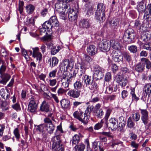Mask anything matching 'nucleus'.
<instances>
[{"mask_svg":"<svg viewBox=\"0 0 151 151\" xmlns=\"http://www.w3.org/2000/svg\"><path fill=\"white\" fill-rule=\"evenodd\" d=\"M52 142V149L54 151H63V146L61 143L60 136L57 135L56 132Z\"/></svg>","mask_w":151,"mask_h":151,"instance_id":"f257e3e1","label":"nucleus"},{"mask_svg":"<svg viewBox=\"0 0 151 151\" xmlns=\"http://www.w3.org/2000/svg\"><path fill=\"white\" fill-rule=\"evenodd\" d=\"M81 77L82 80L84 81L86 86L88 87L90 89L92 90L93 89H95L97 88V83L93 81L91 76L87 75H83Z\"/></svg>","mask_w":151,"mask_h":151,"instance_id":"f03ea898","label":"nucleus"},{"mask_svg":"<svg viewBox=\"0 0 151 151\" xmlns=\"http://www.w3.org/2000/svg\"><path fill=\"white\" fill-rule=\"evenodd\" d=\"M136 35L134 30L132 29H127L124 32L123 36L124 40L129 43H132Z\"/></svg>","mask_w":151,"mask_h":151,"instance_id":"7ed1b4c3","label":"nucleus"},{"mask_svg":"<svg viewBox=\"0 0 151 151\" xmlns=\"http://www.w3.org/2000/svg\"><path fill=\"white\" fill-rule=\"evenodd\" d=\"M93 78L96 81L101 79L104 76V70L98 65H95L94 68Z\"/></svg>","mask_w":151,"mask_h":151,"instance_id":"20e7f679","label":"nucleus"},{"mask_svg":"<svg viewBox=\"0 0 151 151\" xmlns=\"http://www.w3.org/2000/svg\"><path fill=\"white\" fill-rule=\"evenodd\" d=\"M37 96H32L30 99L28 106V110L31 113L36 111L38 104Z\"/></svg>","mask_w":151,"mask_h":151,"instance_id":"39448f33","label":"nucleus"},{"mask_svg":"<svg viewBox=\"0 0 151 151\" xmlns=\"http://www.w3.org/2000/svg\"><path fill=\"white\" fill-rule=\"evenodd\" d=\"M44 121L45 122L44 126L45 129L48 133L51 134L55 130V125L52 123L51 120L49 118L46 117L44 119Z\"/></svg>","mask_w":151,"mask_h":151,"instance_id":"423d86ee","label":"nucleus"},{"mask_svg":"<svg viewBox=\"0 0 151 151\" xmlns=\"http://www.w3.org/2000/svg\"><path fill=\"white\" fill-rule=\"evenodd\" d=\"M93 108V106H90V108L89 107H87L85 112H83L81 117L78 120L84 124H86L89 119L91 109H92Z\"/></svg>","mask_w":151,"mask_h":151,"instance_id":"0eeeda50","label":"nucleus"},{"mask_svg":"<svg viewBox=\"0 0 151 151\" xmlns=\"http://www.w3.org/2000/svg\"><path fill=\"white\" fill-rule=\"evenodd\" d=\"M111 112V109H107L105 116L104 119L101 120L100 122L94 125L93 127L94 129L96 130H99L102 127L104 123L103 120L104 119L105 121L107 122Z\"/></svg>","mask_w":151,"mask_h":151,"instance_id":"6e6552de","label":"nucleus"},{"mask_svg":"<svg viewBox=\"0 0 151 151\" xmlns=\"http://www.w3.org/2000/svg\"><path fill=\"white\" fill-rule=\"evenodd\" d=\"M98 47L102 51H109L110 48V41L105 40H102L98 44Z\"/></svg>","mask_w":151,"mask_h":151,"instance_id":"1a4fd4ad","label":"nucleus"},{"mask_svg":"<svg viewBox=\"0 0 151 151\" xmlns=\"http://www.w3.org/2000/svg\"><path fill=\"white\" fill-rule=\"evenodd\" d=\"M79 64L80 66L79 65L78 66L80 67V70H79L78 72L77 70V71L76 70H74L73 73V76H76L77 73L78 76L81 78V76H83V75H85V73L86 69V66L85 63L83 62L81 63H79Z\"/></svg>","mask_w":151,"mask_h":151,"instance_id":"9d476101","label":"nucleus"},{"mask_svg":"<svg viewBox=\"0 0 151 151\" xmlns=\"http://www.w3.org/2000/svg\"><path fill=\"white\" fill-rule=\"evenodd\" d=\"M68 9V10L66 13V16L68 15L69 19L70 21H75L77 19V16L76 14L77 11H75L73 9Z\"/></svg>","mask_w":151,"mask_h":151,"instance_id":"9b49d317","label":"nucleus"},{"mask_svg":"<svg viewBox=\"0 0 151 151\" xmlns=\"http://www.w3.org/2000/svg\"><path fill=\"white\" fill-rule=\"evenodd\" d=\"M140 110L142 121L145 125H146L149 122L148 112L146 109H140Z\"/></svg>","mask_w":151,"mask_h":151,"instance_id":"f8f14e48","label":"nucleus"},{"mask_svg":"<svg viewBox=\"0 0 151 151\" xmlns=\"http://www.w3.org/2000/svg\"><path fill=\"white\" fill-rule=\"evenodd\" d=\"M32 57L36 58L37 60H39V63L41 61L42 58V55L41 53L39 52V48L38 47L32 48Z\"/></svg>","mask_w":151,"mask_h":151,"instance_id":"ddd939ff","label":"nucleus"},{"mask_svg":"<svg viewBox=\"0 0 151 151\" xmlns=\"http://www.w3.org/2000/svg\"><path fill=\"white\" fill-rule=\"evenodd\" d=\"M67 6V5L66 4H64V6H62L61 9L56 11V12H57L59 14L60 17L61 19H65L66 17V14L65 12L66 11V9H69L68 7Z\"/></svg>","mask_w":151,"mask_h":151,"instance_id":"4468645a","label":"nucleus"},{"mask_svg":"<svg viewBox=\"0 0 151 151\" xmlns=\"http://www.w3.org/2000/svg\"><path fill=\"white\" fill-rule=\"evenodd\" d=\"M111 56L112 57L113 60L115 62H123V57L121 55L118 54V52L115 50L112 51Z\"/></svg>","mask_w":151,"mask_h":151,"instance_id":"2eb2a0df","label":"nucleus"},{"mask_svg":"<svg viewBox=\"0 0 151 151\" xmlns=\"http://www.w3.org/2000/svg\"><path fill=\"white\" fill-rule=\"evenodd\" d=\"M81 91L79 89H71L69 90L67 94L69 96L74 98H78L81 95Z\"/></svg>","mask_w":151,"mask_h":151,"instance_id":"dca6fc26","label":"nucleus"},{"mask_svg":"<svg viewBox=\"0 0 151 151\" xmlns=\"http://www.w3.org/2000/svg\"><path fill=\"white\" fill-rule=\"evenodd\" d=\"M0 94L5 100H8L9 99L10 93L7 89L5 90L4 88H1L0 90Z\"/></svg>","mask_w":151,"mask_h":151,"instance_id":"f3484780","label":"nucleus"},{"mask_svg":"<svg viewBox=\"0 0 151 151\" xmlns=\"http://www.w3.org/2000/svg\"><path fill=\"white\" fill-rule=\"evenodd\" d=\"M87 51L88 54L91 56L94 55L97 52V49L93 45H89L87 48Z\"/></svg>","mask_w":151,"mask_h":151,"instance_id":"a211bd4d","label":"nucleus"},{"mask_svg":"<svg viewBox=\"0 0 151 151\" xmlns=\"http://www.w3.org/2000/svg\"><path fill=\"white\" fill-rule=\"evenodd\" d=\"M110 26L112 29L115 30L118 28L119 26V20L116 19H113L109 22Z\"/></svg>","mask_w":151,"mask_h":151,"instance_id":"6ab92c4d","label":"nucleus"},{"mask_svg":"<svg viewBox=\"0 0 151 151\" xmlns=\"http://www.w3.org/2000/svg\"><path fill=\"white\" fill-rule=\"evenodd\" d=\"M43 27H45L48 31L52 32H54V28L53 25L49 21H46L42 24Z\"/></svg>","mask_w":151,"mask_h":151,"instance_id":"aec40b11","label":"nucleus"},{"mask_svg":"<svg viewBox=\"0 0 151 151\" xmlns=\"http://www.w3.org/2000/svg\"><path fill=\"white\" fill-rule=\"evenodd\" d=\"M111 46L114 49L118 50L120 48V45L117 40H112L110 41Z\"/></svg>","mask_w":151,"mask_h":151,"instance_id":"412c9836","label":"nucleus"},{"mask_svg":"<svg viewBox=\"0 0 151 151\" xmlns=\"http://www.w3.org/2000/svg\"><path fill=\"white\" fill-rule=\"evenodd\" d=\"M62 107L65 109H68L70 106V102L68 99H62L60 101Z\"/></svg>","mask_w":151,"mask_h":151,"instance_id":"4be33fe9","label":"nucleus"},{"mask_svg":"<svg viewBox=\"0 0 151 151\" xmlns=\"http://www.w3.org/2000/svg\"><path fill=\"white\" fill-rule=\"evenodd\" d=\"M79 25L81 27L86 29L90 27V24L89 20L85 19H83L79 23Z\"/></svg>","mask_w":151,"mask_h":151,"instance_id":"5701e85b","label":"nucleus"},{"mask_svg":"<svg viewBox=\"0 0 151 151\" xmlns=\"http://www.w3.org/2000/svg\"><path fill=\"white\" fill-rule=\"evenodd\" d=\"M143 91L149 97L151 96V84H146L144 87Z\"/></svg>","mask_w":151,"mask_h":151,"instance_id":"b1692460","label":"nucleus"},{"mask_svg":"<svg viewBox=\"0 0 151 151\" xmlns=\"http://www.w3.org/2000/svg\"><path fill=\"white\" fill-rule=\"evenodd\" d=\"M40 110L42 111L48 112L49 110V106L45 101H43L40 107Z\"/></svg>","mask_w":151,"mask_h":151,"instance_id":"393cba45","label":"nucleus"},{"mask_svg":"<svg viewBox=\"0 0 151 151\" xmlns=\"http://www.w3.org/2000/svg\"><path fill=\"white\" fill-rule=\"evenodd\" d=\"M48 21L54 27H58L59 26V22L55 16L51 17Z\"/></svg>","mask_w":151,"mask_h":151,"instance_id":"a878e982","label":"nucleus"},{"mask_svg":"<svg viewBox=\"0 0 151 151\" xmlns=\"http://www.w3.org/2000/svg\"><path fill=\"white\" fill-rule=\"evenodd\" d=\"M1 80L0 81V83L3 85H5L7 82L9 80L10 78L9 75H6L3 76H0Z\"/></svg>","mask_w":151,"mask_h":151,"instance_id":"bb28decb","label":"nucleus"},{"mask_svg":"<svg viewBox=\"0 0 151 151\" xmlns=\"http://www.w3.org/2000/svg\"><path fill=\"white\" fill-rule=\"evenodd\" d=\"M48 62H50V66L52 68L56 66L58 64V60L56 57H53L49 59Z\"/></svg>","mask_w":151,"mask_h":151,"instance_id":"cd10ccee","label":"nucleus"},{"mask_svg":"<svg viewBox=\"0 0 151 151\" xmlns=\"http://www.w3.org/2000/svg\"><path fill=\"white\" fill-rule=\"evenodd\" d=\"M44 42L47 46V47L49 48H51L52 49L54 46H53V44L51 41V39L50 38L46 37L44 38Z\"/></svg>","mask_w":151,"mask_h":151,"instance_id":"c85d7f7f","label":"nucleus"},{"mask_svg":"<svg viewBox=\"0 0 151 151\" xmlns=\"http://www.w3.org/2000/svg\"><path fill=\"white\" fill-rule=\"evenodd\" d=\"M72 76L70 75V73L67 72H64L61 76V81L66 80L67 79L71 80V78Z\"/></svg>","mask_w":151,"mask_h":151,"instance_id":"c756f323","label":"nucleus"},{"mask_svg":"<svg viewBox=\"0 0 151 151\" xmlns=\"http://www.w3.org/2000/svg\"><path fill=\"white\" fill-rule=\"evenodd\" d=\"M80 140L79 136L77 134H75L73 137L70 141V142L72 143L73 145H77L79 142Z\"/></svg>","mask_w":151,"mask_h":151,"instance_id":"7c9ffc66","label":"nucleus"},{"mask_svg":"<svg viewBox=\"0 0 151 151\" xmlns=\"http://www.w3.org/2000/svg\"><path fill=\"white\" fill-rule=\"evenodd\" d=\"M145 68V65L143 63H139L135 67V70L138 72L142 71Z\"/></svg>","mask_w":151,"mask_h":151,"instance_id":"2f4dec72","label":"nucleus"},{"mask_svg":"<svg viewBox=\"0 0 151 151\" xmlns=\"http://www.w3.org/2000/svg\"><path fill=\"white\" fill-rule=\"evenodd\" d=\"M141 61L146 65V68L149 69L151 68V63L149 60L146 58H142Z\"/></svg>","mask_w":151,"mask_h":151,"instance_id":"473e14b6","label":"nucleus"},{"mask_svg":"<svg viewBox=\"0 0 151 151\" xmlns=\"http://www.w3.org/2000/svg\"><path fill=\"white\" fill-rule=\"evenodd\" d=\"M137 10L139 13H142L145 10V7L144 3L142 2H140L139 3L137 6Z\"/></svg>","mask_w":151,"mask_h":151,"instance_id":"72a5a7b5","label":"nucleus"},{"mask_svg":"<svg viewBox=\"0 0 151 151\" xmlns=\"http://www.w3.org/2000/svg\"><path fill=\"white\" fill-rule=\"evenodd\" d=\"M0 107L3 111L7 110L9 108V105L5 101H1L0 103Z\"/></svg>","mask_w":151,"mask_h":151,"instance_id":"f704fd0d","label":"nucleus"},{"mask_svg":"<svg viewBox=\"0 0 151 151\" xmlns=\"http://www.w3.org/2000/svg\"><path fill=\"white\" fill-rule=\"evenodd\" d=\"M150 35L147 33H145L141 35L140 39L142 41L146 42L150 40Z\"/></svg>","mask_w":151,"mask_h":151,"instance_id":"c9c22d12","label":"nucleus"},{"mask_svg":"<svg viewBox=\"0 0 151 151\" xmlns=\"http://www.w3.org/2000/svg\"><path fill=\"white\" fill-rule=\"evenodd\" d=\"M71 80H70L69 79H67L66 80L61 81L62 82V86L65 88H68L66 90H68V91L69 89V86L70 82Z\"/></svg>","mask_w":151,"mask_h":151,"instance_id":"e433bc0d","label":"nucleus"},{"mask_svg":"<svg viewBox=\"0 0 151 151\" xmlns=\"http://www.w3.org/2000/svg\"><path fill=\"white\" fill-rule=\"evenodd\" d=\"M83 111H82L80 109H79L78 110L74 112L73 113V115L75 118L78 120L80 117H81V116L82 114H83Z\"/></svg>","mask_w":151,"mask_h":151,"instance_id":"4c0bfd02","label":"nucleus"},{"mask_svg":"<svg viewBox=\"0 0 151 151\" xmlns=\"http://www.w3.org/2000/svg\"><path fill=\"white\" fill-rule=\"evenodd\" d=\"M109 122L112 124L113 128L116 129L117 128V121L115 118H111L109 120Z\"/></svg>","mask_w":151,"mask_h":151,"instance_id":"58836bf2","label":"nucleus"},{"mask_svg":"<svg viewBox=\"0 0 151 151\" xmlns=\"http://www.w3.org/2000/svg\"><path fill=\"white\" fill-rule=\"evenodd\" d=\"M34 9V6L30 4L27 5L26 7V12L28 14L32 13L33 12Z\"/></svg>","mask_w":151,"mask_h":151,"instance_id":"ea45409f","label":"nucleus"},{"mask_svg":"<svg viewBox=\"0 0 151 151\" xmlns=\"http://www.w3.org/2000/svg\"><path fill=\"white\" fill-rule=\"evenodd\" d=\"M85 148V145L82 143H80L78 145H76L75 147L76 151H84Z\"/></svg>","mask_w":151,"mask_h":151,"instance_id":"a19ab883","label":"nucleus"},{"mask_svg":"<svg viewBox=\"0 0 151 151\" xmlns=\"http://www.w3.org/2000/svg\"><path fill=\"white\" fill-rule=\"evenodd\" d=\"M122 56L128 62H130L131 61V56L129 53L124 52L122 53Z\"/></svg>","mask_w":151,"mask_h":151,"instance_id":"79ce46f5","label":"nucleus"},{"mask_svg":"<svg viewBox=\"0 0 151 151\" xmlns=\"http://www.w3.org/2000/svg\"><path fill=\"white\" fill-rule=\"evenodd\" d=\"M83 84L80 81H77L73 84V86L74 89H79L82 88Z\"/></svg>","mask_w":151,"mask_h":151,"instance_id":"37998d69","label":"nucleus"},{"mask_svg":"<svg viewBox=\"0 0 151 151\" xmlns=\"http://www.w3.org/2000/svg\"><path fill=\"white\" fill-rule=\"evenodd\" d=\"M93 112L96 117L99 119L101 118L102 117L104 113L102 109H100L99 110L94 111H93Z\"/></svg>","mask_w":151,"mask_h":151,"instance_id":"c03bdc74","label":"nucleus"},{"mask_svg":"<svg viewBox=\"0 0 151 151\" xmlns=\"http://www.w3.org/2000/svg\"><path fill=\"white\" fill-rule=\"evenodd\" d=\"M46 81H47V84L51 86H55L56 84L57 80L56 79H47Z\"/></svg>","mask_w":151,"mask_h":151,"instance_id":"a18cd8bd","label":"nucleus"},{"mask_svg":"<svg viewBox=\"0 0 151 151\" xmlns=\"http://www.w3.org/2000/svg\"><path fill=\"white\" fill-rule=\"evenodd\" d=\"M6 67L5 65V64H3L0 68V76H3L6 75H9L7 73H4L6 71Z\"/></svg>","mask_w":151,"mask_h":151,"instance_id":"49530a36","label":"nucleus"},{"mask_svg":"<svg viewBox=\"0 0 151 151\" xmlns=\"http://www.w3.org/2000/svg\"><path fill=\"white\" fill-rule=\"evenodd\" d=\"M127 126L128 127L130 128H132L134 126V123L132 121L131 117H129L127 120Z\"/></svg>","mask_w":151,"mask_h":151,"instance_id":"de8ad7c7","label":"nucleus"},{"mask_svg":"<svg viewBox=\"0 0 151 151\" xmlns=\"http://www.w3.org/2000/svg\"><path fill=\"white\" fill-rule=\"evenodd\" d=\"M128 49L131 52L135 53L137 51V48L136 46L132 45L130 46H128Z\"/></svg>","mask_w":151,"mask_h":151,"instance_id":"09e8293b","label":"nucleus"},{"mask_svg":"<svg viewBox=\"0 0 151 151\" xmlns=\"http://www.w3.org/2000/svg\"><path fill=\"white\" fill-rule=\"evenodd\" d=\"M61 49L60 46H58L57 47H55L52 48L51 49V54L52 55H55Z\"/></svg>","mask_w":151,"mask_h":151,"instance_id":"8fccbe9b","label":"nucleus"},{"mask_svg":"<svg viewBox=\"0 0 151 151\" xmlns=\"http://www.w3.org/2000/svg\"><path fill=\"white\" fill-rule=\"evenodd\" d=\"M13 133L17 140H18L20 137V134L19 129L18 128H16L14 130Z\"/></svg>","mask_w":151,"mask_h":151,"instance_id":"3c124183","label":"nucleus"},{"mask_svg":"<svg viewBox=\"0 0 151 151\" xmlns=\"http://www.w3.org/2000/svg\"><path fill=\"white\" fill-rule=\"evenodd\" d=\"M86 14L89 16L93 14V12L94 11V8L93 7L90 6L86 9Z\"/></svg>","mask_w":151,"mask_h":151,"instance_id":"603ef678","label":"nucleus"},{"mask_svg":"<svg viewBox=\"0 0 151 151\" xmlns=\"http://www.w3.org/2000/svg\"><path fill=\"white\" fill-rule=\"evenodd\" d=\"M105 9V7L102 3H100L98 4L97 10L104 12Z\"/></svg>","mask_w":151,"mask_h":151,"instance_id":"864d4df0","label":"nucleus"},{"mask_svg":"<svg viewBox=\"0 0 151 151\" xmlns=\"http://www.w3.org/2000/svg\"><path fill=\"white\" fill-rule=\"evenodd\" d=\"M74 62L71 60H69L68 64L66 65V69H69L71 70L73 67Z\"/></svg>","mask_w":151,"mask_h":151,"instance_id":"5fc2aeb1","label":"nucleus"},{"mask_svg":"<svg viewBox=\"0 0 151 151\" xmlns=\"http://www.w3.org/2000/svg\"><path fill=\"white\" fill-rule=\"evenodd\" d=\"M44 124H41L38 125H35V128L37 130L40 132H42L43 130V127L44 126Z\"/></svg>","mask_w":151,"mask_h":151,"instance_id":"6e6d98bb","label":"nucleus"},{"mask_svg":"<svg viewBox=\"0 0 151 151\" xmlns=\"http://www.w3.org/2000/svg\"><path fill=\"white\" fill-rule=\"evenodd\" d=\"M148 7L149 11V14H148L147 12H146L144 15V17H146L147 19L149 18L150 15L151 16V3L148 5Z\"/></svg>","mask_w":151,"mask_h":151,"instance_id":"4d7b16f0","label":"nucleus"},{"mask_svg":"<svg viewBox=\"0 0 151 151\" xmlns=\"http://www.w3.org/2000/svg\"><path fill=\"white\" fill-rule=\"evenodd\" d=\"M24 3L22 1H19V11L20 14H21L23 10Z\"/></svg>","mask_w":151,"mask_h":151,"instance_id":"13d9d810","label":"nucleus"},{"mask_svg":"<svg viewBox=\"0 0 151 151\" xmlns=\"http://www.w3.org/2000/svg\"><path fill=\"white\" fill-rule=\"evenodd\" d=\"M84 59L85 61L89 63L92 62L93 60V59L90 56L86 55H84Z\"/></svg>","mask_w":151,"mask_h":151,"instance_id":"bf43d9fd","label":"nucleus"},{"mask_svg":"<svg viewBox=\"0 0 151 151\" xmlns=\"http://www.w3.org/2000/svg\"><path fill=\"white\" fill-rule=\"evenodd\" d=\"M132 117L133 120L134 121L137 122L140 119V115L137 112L135 114L133 115Z\"/></svg>","mask_w":151,"mask_h":151,"instance_id":"052dcab7","label":"nucleus"},{"mask_svg":"<svg viewBox=\"0 0 151 151\" xmlns=\"http://www.w3.org/2000/svg\"><path fill=\"white\" fill-rule=\"evenodd\" d=\"M130 94L132 95V100H134L135 101H137L139 99L137 97L134 93V89H132L130 92Z\"/></svg>","mask_w":151,"mask_h":151,"instance_id":"680f3d73","label":"nucleus"},{"mask_svg":"<svg viewBox=\"0 0 151 151\" xmlns=\"http://www.w3.org/2000/svg\"><path fill=\"white\" fill-rule=\"evenodd\" d=\"M68 91V90L64 89L62 88H60L57 91V93L58 95H61L65 93Z\"/></svg>","mask_w":151,"mask_h":151,"instance_id":"e2e57ef3","label":"nucleus"},{"mask_svg":"<svg viewBox=\"0 0 151 151\" xmlns=\"http://www.w3.org/2000/svg\"><path fill=\"white\" fill-rule=\"evenodd\" d=\"M143 47L147 50L151 51V42L145 44L143 46Z\"/></svg>","mask_w":151,"mask_h":151,"instance_id":"0e129e2a","label":"nucleus"},{"mask_svg":"<svg viewBox=\"0 0 151 151\" xmlns=\"http://www.w3.org/2000/svg\"><path fill=\"white\" fill-rule=\"evenodd\" d=\"M57 70L55 69L50 72L49 74V76L50 78H54L56 76Z\"/></svg>","mask_w":151,"mask_h":151,"instance_id":"69168bd1","label":"nucleus"},{"mask_svg":"<svg viewBox=\"0 0 151 151\" xmlns=\"http://www.w3.org/2000/svg\"><path fill=\"white\" fill-rule=\"evenodd\" d=\"M111 79V74L110 72L107 73L105 77V80L106 81H109Z\"/></svg>","mask_w":151,"mask_h":151,"instance_id":"338daca9","label":"nucleus"},{"mask_svg":"<svg viewBox=\"0 0 151 151\" xmlns=\"http://www.w3.org/2000/svg\"><path fill=\"white\" fill-rule=\"evenodd\" d=\"M96 19L98 20L99 23L103 22L104 21L105 19L104 13H102V14H101L100 16H99V18Z\"/></svg>","mask_w":151,"mask_h":151,"instance_id":"774afa93","label":"nucleus"}]
</instances>
